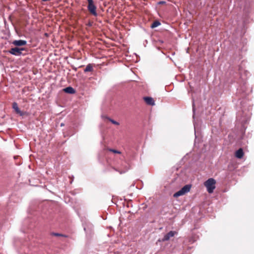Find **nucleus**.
<instances>
[{"instance_id":"obj_7","label":"nucleus","mask_w":254,"mask_h":254,"mask_svg":"<svg viewBox=\"0 0 254 254\" xmlns=\"http://www.w3.org/2000/svg\"><path fill=\"white\" fill-rule=\"evenodd\" d=\"M144 100L145 101V102L146 103V104L149 105L153 106L155 105L154 100L151 97H146L144 98Z\"/></svg>"},{"instance_id":"obj_11","label":"nucleus","mask_w":254,"mask_h":254,"mask_svg":"<svg viewBox=\"0 0 254 254\" xmlns=\"http://www.w3.org/2000/svg\"><path fill=\"white\" fill-rule=\"evenodd\" d=\"M161 24L160 22L158 21H155L151 25V28H154Z\"/></svg>"},{"instance_id":"obj_5","label":"nucleus","mask_w":254,"mask_h":254,"mask_svg":"<svg viewBox=\"0 0 254 254\" xmlns=\"http://www.w3.org/2000/svg\"><path fill=\"white\" fill-rule=\"evenodd\" d=\"M176 234H177V232L175 231H170L168 234L164 236L162 239V241L164 242L168 241L171 237H174Z\"/></svg>"},{"instance_id":"obj_8","label":"nucleus","mask_w":254,"mask_h":254,"mask_svg":"<svg viewBox=\"0 0 254 254\" xmlns=\"http://www.w3.org/2000/svg\"><path fill=\"white\" fill-rule=\"evenodd\" d=\"M13 44L17 46H24L26 44V41L22 40H15L13 42Z\"/></svg>"},{"instance_id":"obj_16","label":"nucleus","mask_w":254,"mask_h":254,"mask_svg":"<svg viewBox=\"0 0 254 254\" xmlns=\"http://www.w3.org/2000/svg\"><path fill=\"white\" fill-rule=\"evenodd\" d=\"M159 3H160V4H162V3H165V2L162 1L159 2Z\"/></svg>"},{"instance_id":"obj_14","label":"nucleus","mask_w":254,"mask_h":254,"mask_svg":"<svg viewBox=\"0 0 254 254\" xmlns=\"http://www.w3.org/2000/svg\"><path fill=\"white\" fill-rule=\"evenodd\" d=\"M110 121L113 124H115V125H119V123H118L117 122H116V121H114L113 120L110 119Z\"/></svg>"},{"instance_id":"obj_4","label":"nucleus","mask_w":254,"mask_h":254,"mask_svg":"<svg viewBox=\"0 0 254 254\" xmlns=\"http://www.w3.org/2000/svg\"><path fill=\"white\" fill-rule=\"evenodd\" d=\"M23 50H24L23 48H19L15 47V48L11 49L9 52L10 54H11L13 55L19 56V55H21V52Z\"/></svg>"},{"instance_id":"obj_15","label":"nucleus","mask_w":254,"mask_h":254,"mask_svg":"<svg viewBox=\"0 0 254 254\" xmlns=\"http://www.w3.org/2000/svg\"><path fill=\"white\" fill-rule=\"evenodd\" d=\"M54 235H55V236H61V234H58V233H55V234H54Z\"/></svg>"},{"instance_id":"obj_2","label":"nucleus","mask_w":254,"mask_h":254,"mask_svg":"<svg viewBox=\"0 0 254 254\" xmlns=\"http://www.w3.org/2000/svg\"><path fill=\"white\" fill-rule=\"evenodd\" d=\"M191 189V185H187L183 187L181 190L176 192L174 194V197H177L181 195L185 194L186 193L189 192Z\"/></svg>"},{"instance_id":"obj_13","label":"nucleus","mask_w":254,"mask_h":254,"mask_svg":"<svg viewBox=\"0 0 254 254\" xmlns=\"http://www.w3.org/2000/svg\"><path fill=\"white\" fill-rule=\"evenodd\" d=\"M109 151L113 152L114 153L121 154V152L118 150L113 149H109Z\"/></svg>"},{"instance_id":"obj_10","label":"nucleus","mask_w":254,"mask_h":254,"mask_svg":"<svg viewBox=\"0 0 254 254\" xmlns=\"http://www.w3.org/2000/svg\"><path fill=\"white\" fill-rule=\"evenodd\" d=\"M64 91L67 93L73 94L75 92L74 89L71 87H67L64 89Z\"/></svg>"},{"instance_id":"obj_3","label":"nucleus","mask_w":254,"mask_h":254,"mask_svg":"<svg viewBox=\"0 0 254 254\" xmlns=\"http://www.w3.org/2000/svg\"><path fill=\"white\" fill-rule=\"evenodd\" d=\"M88 9L90 12L94 16H97L96 7L94 3L93 0H88Z\"/></svg>"},{"instance_id":"obj_9","label":"nucleus","mask_w":254,"mask_h":254,"mask_svg":"<svg viewBox=\"0 0 254 254\" xmlns=\"http://www.w3.org/2000/svg\"><path fill=\"white\" fill-rule=\"evenodd\" d=\"M235 156L237 158L239 159L242 158L244 156L243 150L242 148H240L238 149L235 153Z\"/></svg>"},{"instance_id":"obj_1","label":"nucleus","mask_w":254,"mask_h":254,"mask_svg":"<svg viewBox=\"0 0 254 254\" xmlns=\"http://www.w3.org/2000/svg\"><path fill=\"white\" fill-rule=\"evenodd\" d=\"M216 183V182L213 178H209L204 182V185L209 193L213 192L215 189Z\"/></svg>"},{"instance_id":"obj_12","label":"nucleus","mask_w":254,"mask_h":254,"mask_svg":"<svg viewBox=\"0 0 254 254\" xmlns=\"http://www.w3.org/2000/svg\"><path fill=\"white\" fill-rule=\"evenodd\" d=\"M92 66L90 64H89L86 66V68H85L84 72L91 71L92 70Z\"/></svg>"},{"instance_id":"obj_6","label":"nucleus","mask_w":254,"mask_h":254,"mask_svg":"<svg viewBox=\"0 0 254 254\" xmlns=\"http://www.w3.org/2000/svg\"><path fill=\"white\" fill-rule=\"evenodd\" d=\"M12 108L17 114H19L20 116L23 115V113L19 110L18 105L16 102L13 103Z\"/></svg>"}]
</instances>
